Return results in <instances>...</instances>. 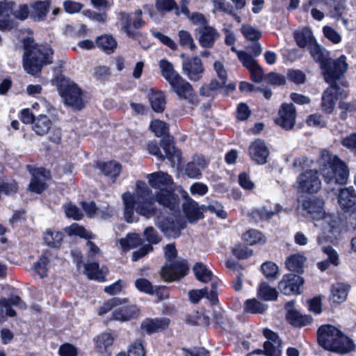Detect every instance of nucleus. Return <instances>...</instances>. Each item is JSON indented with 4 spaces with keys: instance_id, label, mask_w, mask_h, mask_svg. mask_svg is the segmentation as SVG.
Wrapping results in <instances>:
<instances>
[{
    "instance_id": "17",
    "label": "nucleus",
    "mask_w": 356,
    "mask_h": 356,
    "mask_svg": "<svg viewBox=\"0 0 356 356\" xmlns=\"http://www.w3.org/2000/svg\"><path fill=\"white\" fill-rule=\"evenodd\" d=\"M303 284V279L298 275L290 273L285 275L279 282L278 289L284 295L300 294V287Z\"/></svg>"
},
{
    "instance_id": "47",
    "label": "nucleus",
    "mask_w": 356,
    "mask_h": 356,
    "mask_svg": "<svg viewBox=\"0 0 356 356\" xmlns=\"http://www.w3.org/2000/svg\"><path fill=\"white\" fill-rule=\"evenodd\" d=\"M195 277L197 280L207 283L211 280L212 273L202 263H196L193 267Z\"/></svg>"
},
{
    "instance_id": "40",
    "label": "nucleus",
    "mask_w": 356,
    "mask_h": 356,
    "mask_svg": "<svg viewBox=\"0 0 356 356\" xmlns=\"http://www.w3.org/2000/svg\"><path fill=\"white\" fill-rule=\"evenodd\" d=\"M305 261V258L302 255L296 254L289 257L285 261V264L289 270L301 273L303 271Z\"/></svg>"
},
{
    "instance_id": "12",
    "label": "nucleus",
    "mask_w": 356,
    "mask_h": 356,
    "mask_svg": "<svg viewBox=\"0 0 356 356\" xmlns=\"http://www.w3.org/2000/svg\"><path fill=\"white\" fill-rule=\"evenodd\" d=\"M338 202L341 209L345 213H348L350 217L356 220V192L354 188L341 189L338 195Z\"/></svg>"
},
{
    "instance_id": "1",
    "label": "nucleus",
    "mask_w": 356,
    "mask_h": 356,
    "mask_svg": "<svg viewBox=\"0 0 356 356\" xmlns=\"http://www.w3.org/2000/svg\"><path fill=\"white\" fill-rule=\"evenodd\" d=\"M124 204V216L128 222L134 221V211L146 218H154L159 219L161 216V211L156 205V195L152 194L151 190L144 184H138L136 193L131 195L126 193L122 195Z\"/></svg>"
},
{
    "instance_id": "44",
    "label": "nucleus",
    "mask_w": 356,
    "mask_h": 356,
    "mask_svg": "<svg viewBox=\"0 0 356 356\" xmlns=\"http://www.w3.org/2000/svg\"><path fill=\"white\" fill-rule=\"evenodd\" d=\"M179 44L184 49H189L191 51H194L197 49V46L195 44L192 35L187 31L180 30L178 31Z\"/></svg>"
},
{
    "instance_id": "38",
    "label": "nucleus",
    "mask_w": 356,
    "mask_h": 356,
    "mask_svg": "<svg viewBox=\"0 0 356 356\" xmlns=\"http://www.w3.org/2000/svg\"><path fill=\"white\" fill-rule=\"evenodd\" d=\"M135 286L138 290L145 293L160 295V291L164 289L163 286H154L152 283L145 278H139L135 281Z\"/></svg>"
},
{
    "instance_id": "23",
    "label": "nucleus",
    "mask_w": 356,
    "mask_h": 356,
    "mask_svg": "<svg viewBox=\"0 0 356 356\" xmlns=\"http://www.w3.org/2000/svg\"><path fill=\"white\" fill-rule=\"evenodd\" d=\"M156 225L166 236L173 238L180 236L181 229L185 228V223L178 220L166 219L161 222H156Z\"/></svg>"
},
{
    "instance_id": "64",
    "label": "nucleus",
    "mask_w": 356,
    "mask_h": 356,
    "mask_svg": "<svg viewBox=\"0 0 356 356\" xmlns=\"http://www.w3.org/2000/svg\"><path fill=\"white\" fill-rule=\"evenodd\" d=\"M143 236L147 241L151 244H157L161 241L158 232L152 227H147L143 232Z\"/></svg>"
},
{
    "instance_id": "60",
    "label": "nucleus",
    "mask_w": 356,
    "mask_h": 356,
    "mask_svg": "<svg viewBox=\"0 0 356 356\" xmlns=\"http://www.w3.org/2000/svg\"><path fill=\"white\" fill-rule=\"evenodd\" d=\"M64 208L65 213L67 218L79 220H81L83 216V214L81 210L76 205L72 204V203L65 204Z\"/></svg>"
},
{
    "instance_id": "16",
    "label": "nucleus",
    "mask_w": 356,
    "mask_h": 356,
    "mask_svg": "<svg viewBox=\"0 0 356 356\" xmlns=\"http://www.w3.org/2000/svg\"><path fill=\"white\" fill-rule=\"evenodd\" d=\"M16 6L13 1H0V30H10L15 27L16 22L13 17V12Z\"/></svg>"
},
{
    "instance_id": "3",
    "label": "nucleus",
    "mask_w": 356,
    "mask_h": 356,
    "mask_svg": "<svg viewBox=\"0 0 356 356\" xmlns=\"http://www.w3.org/2000/svg\"><path fill=\"white\" fill-rule=\"evenodd\" d=\"M23 65L27 73L35 75L44 65L53 62L54 50L47 44L38 45L31 38L24 40Z\"/></svg>"
},
{
    "instance_id": "59",
    "label": "nucleus",
    "mask_w": 356,
    "mask_h": 356,
    "mask_svg": "<svg viewBox=\"0 0 356 356\" xmlns=\"http://www.w3.org/2000/svg\"><path fill=\"white\" fill-rule=\"evenodd\" d=\"M31 6L29 7L26 4H21L17 8L15 7L13 9V17L23 21L25 20L29 15L31 16Z\"/></svg>"
},
{
    "instance_id": "54",
    "label": "nucleus",
    "mask_w": 356,
    "mask_h": 356,
    "mask_svg": "<svg viewBox=\"0 0 356 356\" xmlns=\"http://www.w3.org/2000/svg\"><path fill=\"white\" fill-rule=\"evenodd\" d=\"M241 31L245 38L250 41L257 42L261 37V32L250 25H243Z\"/></svg>"
},
{
    "instance_id": "42",
    "label": "nucleus",
    "mask_w": 356,
    "mask_h": 356,
    "mask_svg": "<svg viewBox=\"0 0 356 356\" xmlns=\"http://www.w3.org/2000/svg\"><path fill=\"white\" fill-rule=\"evenodd\" d=\"M100 170L107 177H117L121 171V165L115 161H109L97 164Z\"/></svg>"
},
{
    "instance_id": "61",
    "label": "nucleus",
    "mask_w": 356,
    "mask_h": 356,
    "mask_svg": "<svg viewBox=\"0 0 356 356\" xmlns=\"http://www.w3.org/2000/svg\"><path fill=\"white\" fill-rule=\"evenodd\" d=\"M65 230L69 235H77L85 238H91L90 234L83 227L79 226L76 223H73L69 227H66Z\"/></svg>"
},
{
    "instance_id": "34",
    "label": "nucleus",
    "mask_w": 356,
    "mask_h": 356,
    "mask_svg": "<svg viewBox=\"0 0 356 356\" xmlns=\"http://www.w3.org/2000/svg\"><path fill=\"white\" fill-rule=\"evenodd\" d=\"M52 122L48 116L44 114L38 115L33 120V129L36 134L43 136L48 133Z\"/></svg>"
},
{
    "instance_id": "6",
    "label": "nucleus",
    "mask_w": 356,
    "mask_h": 356,
    "mask_svg": "<svg viewBox=\"0 0 356 356\" xmlns=\"http://www.w3.org/2000/svg\"><path fill=\"white\" fill-rule=\"evenodd\" d=\"M147 178L150 186L159 190V192L156 194L157 202L170 209H174L176 198L172 193L174 182L171 176L166 172L159 171L149 174Z\"/></svg>"
},
{
    "instance_id": "55",
    "label": "nucleus",
    "mask_w": 356,
    "mask_h": 356,
    "mask_svg": "<svg viewBox=\"0 0 356 356\" xmlns=\"http://www.w3.org/2000/svg\"><path fill=\"white\" fill-rule=\"evenodd\" d=\"M261 268L265 277L268 280L276 279L279 275L278 267L273 262L264 263Z\"/></svg>"
},
{
    "instance_id": "33",
    "label": "nucleus",
    "mask_w": 356,
    "mask_h": 356,
    "mask_svg": "<svg viewBox=\"0 0 356 356\" xmlns=\"http://www.w3.org/2000/svg\"><path fill=\"white\" fill-rule=\"evenodd\" d=\"M294 38L297 44L301 48L309 49L316 42L312 31L309 28H304L301 31L296 32Z\"/></svg>"
},
{
    "instance_id": "57",
    "label": "nucleus",
    "mask_w": 356,
    "mask_h": 356,
    "mask_svg": "<svg viewBox=\"0 0 356 356\" xmlns=\"http://www.w3.org/2000/svg\"><path fill=\"white\" fill-rule=\"evenodd\" d=\"M151 33L154 38L158 39L163 44L167 46L170 49L174 51L177 49V44L170 37L157 31L152 30L151 31Z\"/></svg>"
},
{
    "instance_id": "37",
    "label": "nucleus",
    "mask_w": 356,
    "mask_h": 356,
    "mask_svg": "<svg viewBox=\"0 0 356 356\" xmlns=\"http://www.w3.org/2000/svg\"><path fill=\"white\" fill-rule=\"evenodd\" d=\"M289 322L296 326H306L312 322V318L308 315H302L298 311H291L289 314L286 315Z\"/></svg>"
},
{
    "instance_id": "39",
    "label": "nucleus",
    "mask_w": 356,
    "mask_h": 356,
    "mask_svg": "<svg viewBox=\"0 0 356 356\" xmlns=\"http://www.w3.org/2000/svg\"><path fill=\"white\" fill-rule=\"evenodd\" d=\"M308 49L312 57L314 60L320 63L321 67L330 58L329 52L316 42Z\"/></svg>"
},
{
    "instance_id": "9",
    "label": "nucleus",
    "mask_w": 356,
    "mask_h": 356,
    "mask_svg": "<svg viewBox=\"0 0 356 356\" xmlns=\"http://www.w3.org/2000/svg\"><path fill=\"white\" fill-rule=\"evenodd\" d=\"M323 71L325 81L330 85L337 84V81L340 80L348 69L346 57L341 56L336 60L330 58L321 67Z\"/></svg>"
},
{
    "instance_id": "2",
    "label": "nucleus",
    "mask_w": 356,
    "mask_h": 356,
    "mask_svg": "<svg viewBox=\"0 0 356 356\" xmlns=\"http://www.w3.org/2000/svg\"><path fill=\"white\" fill-rule=\"evenodd\" d=\"M303 209L315 220L322 219V232L317 237L318 245L324 243H334L339 234L338 222L334 216L326 215L324 209V202L320 198H307L302 204Z\"/></svg>"
},
{
    "instance_id": "53",
    "label": "nucleus",
    "mask_w": 356,
    "mask_h": 356,
    "mask_svg": "<svg viewBox=\"0 0 356 356\" xmlns=\"http://www.w3.org/2000/svg\"><path fill=\"white\" fill-rule=\"evenodd\" d=\"M150 128L157 137L163 138L169 136L168 127L165 122L159 120H153L150 124Z\"/></svg>"
},
{
    "instance_id": "56",
    "label": "nucleus",
    "mask_w": 356,
    "mask_h": 356,
    "mask_svg": "<svg viewBox=\"0 0 356 356\" xmlns=\"http://www.w3.org/2000/svg\"><path fill=\"white\" fill-rule=\"evenodd\" d=\"M238 59L241 61L243 66L248 70L255 67L258 63L249 53L242 51H236Z\"/></svg>"
},
{
    "instance_id": "15",
    "label": "nucleus",
    "mask_w": 356,
    "mask_h": 356,
    "mask_svg": "<svg viewBox=\"0 0 356 356\" xmlns=\"http://www.w3.org/2000/svg\"><path fill=\"white\" fill-rule=\"evenodd\" d=\"M296 108L293 104H282L278 112L275 123L288 131L293 128L296 123Z\"/></svg>"
},
{
    "instance_id": "63",
    "label": "nucleus",
    "mask_w": 356,
    "mask_h": 356,
    "mask_svg": "<svg viewBox=\"0 0 356 356\" xmlns=\"http://www.w3.org/2000/svg\"><path fill=\"white\" fill-rule=\"evenodd\" d=\"M202 209L214 213L221 218H225L227 217V213L223 210L222 206L216 201H212L208 205H204Z\"/></svg>"
},
{
    "instance_id": "11",
    "label": "nucleus",
    "mask_w": 356,
    "mask_h": 356,
    "mask_svg": "<svg viewBox=\"0 0 356 356\" xmlns=\"http://www.w3.org/2000/svg\"><path fill=\"white\" fill-rule=\"evenodd\" d=\"M298 190L302 193H316L321 186L318 171L306 170L299 175L297 179Z\"/></svg>"
},
{
    "instance_id": "58",
    "label": "nucleus",
    "mask_w": 356,
    "mask_h": 356,
    "mask_svg": "<svg viewBox=\"0 0 356 356\" xmlns=\"http://www.w3.org/2000/svg\"><path fill=\"white\" fill-rule=\"evenodd\" d=\"M143 342V339H138L132 343L128 350V356H145V351Z\"/></svg>"
},
{
    "instance_id": "46",
    "label": "nucleus",
    "mask_w": 356,
    "mask_h": 356,
    "mask_svg": "<svg viewBox=\"0 0 356 356\" xmlns=\"http://www.w3.org/2000/svg\"><path fill=\"white\" fill-rule=\"evenodd\" d=\"M63 237L62 232L47 230L44 234V241L50 248H58L60 245Z\"/></svg>"
},
{
    "instance_id": "48",
    "label": "nucleus",
    "mask_w": 356,
    "mask_h": 356,
    "mask_svg": "<svg viewBox=\"0 0 356 356\" xmlns=\"http://www.w3.org/2000/svg\"><path fill=\"white\" fill-rule=\"evenodd\" d=\"M267 308L266 305L260 302L255 298L249 299L246 300L245 303V311L251 314H262Z\"/></svg>"
},
{
    "instance_id": "51",
    "label": "nucleus",
    "mask_w": 356,
    "mask_h": 356,
    "mask_svg": "<svg viewBox=\"0 0 356 356\" xmlns=\"http://www.w3.org/2000/svg\"><path fill=\"white\" fill-rule=\"evenodd\" d=\"M259 295L264 300H275L277 296V292L275 288L270 287L266 283H261L259 289Z\"/></svg>"
},
{
    "instance_id": "32",
    "label": "nucleus",
    "mask_w": 356,
    "mask_h": 356,
    "mask_svg": "<svg viewBox=\"0 0 356 356\" xmlns=\"http://www.w3.org/2000/svg\"><path fill=\"white\" fill-rule=\"evenodd\" d=\"M159 67L162 76L169 83L170 85L182 77L175 71L172 63L168 61L167 60L163 59L160 60Z\"/></svg>"
},
{
    "instance_id": "36",
    "label": "nucleus",
    "mask_w": 356,
    "mask_h": 356,
    "mask_svg": "<svg viewBox=\"0 0 356 356\" xmlns=\"http://www.w3.org/2000/svg\"><path fill=\"white\" fill-rule=\"evenodd\" d=\"M97 45L105 53L110 54L117 48V42L111 35L99 36L96 40Z\"/></svg>"
},
{
    "instance_id": "13",
    "label": "nucleus",
    "mask_w": 356,
    "mask_h": 356,
    "mask_svg": "<svg viewBox=\"0 0 356 356\" xmlns=\"http://www.w3.org/2000/svg\"><path fill=\"white\" fill-rule=\"evenodd\" d=\"M120 22L124 32L130 38H134L137 33L135 30L140 29L145 24L141 18L142 10L138 9L134 13V18L126 13H120Z\"/></svg>"
},
{
    "instance_id": "41",
    "label": "nucleus",
    "mask_w": 356,
    "mask_h": 356,
    "mask_svg": "<svg viewBox=\"0 0 356 356\" xmlns=\"http://www.w3.org/2000/svg\"><path fill=\"white\" fill-rule=\"evenodd\" d=\"M136 314L134 306H124L115 309L113 313V318L119 321H128Z\"/></svg>"
},
{
    "instance_id": "5",
    "label": "nucleus",
    "mask_w": 356,
    "mask_h": 356,
    "mask_svg": "<svg viewBox=\"0 0 356 356\" xmlns=\"http://www.w3.org/2000/svg\"><path fill=\"white\" fill-rule=\"evenodd\" d=\"M321 160L324 163L322 175L327 185L344 184L348 180L349 170L346 164L337 155L329 151H321Z\"/></svg>"
},
{
    "instance_id": "10",
    "label": "nucleus",
    "mask_w": 356,
    "mask_h": 356,
    "mask_svg": "<svg viewBox=\"0 0 356 356\" xmlns=\"http://www.w3.org/2000/svg\"><path fill=\"white\" fill-rule=\"evenodd\" d=\"M182 59L183 73L191 81H197L202 77L204 69L198 56H189L184 53L180 55Z\"/></svg>"
},
{
    "instance_id": "62",
    "label": "nucleus",
    "mask_w": 356,
    "mask_h": 356,
    "mask_svg": "<svg viewBox=\"0 0 356 356\" xmlns=\"http://www.w3.org/2000/svg\"><path fill=\"white\" fill-rule=\"evenodd\" d=\"M243 238L248 245H254L262 240V234L256 229H250L243 234Z\"/></svg>"
},
{
    "instance_id": "50",
    "label": "nucleus",
    "mask_w": 356,
    "mask_h": 356,
    "mask_svg": "<svg viewBox=\"0 0 356 356\" xmlns=\"http://www.w3.org/2000/svg\"><path fill=\"white\" fill-rule=\"evenodd\" d=\"M156 7L161 13L170 12L173 9L175 10L176 14L179 15L178 6L174 0H156Z\"/></svg>"
},
{
    "instance_id": "24",
    "label": "nucleus",
    "mask_w": 356,
    "mask_h": 356,
    "mask_svg": "<svg viewBox=\"0 0 356 356\" xmlns=\"http://www.w3.org/2000/svg\"><path fill=\"white\" fill-rule=\"evenodd\" d=\"M170 321L167 318H146L142 322L140 329L148 334H152L166 329Z\"/></svg>"
},
{
    "instance_id": "18",
    "label": "nucleus",
    "mask_w": 356,
    "mask_h": 356,
    "mask_svg": "<svg viewBox=\"0 0 356 356\" xmlns=\"http://www.w3.org/2000/svg\"><path fill=\"white\" fill-rule=\"evenodd\" d=\"M263 332L267 339L264 343L265 355L267 356H280L282 353V342L278 335L268 329L264 330Z\"/></svg>"
},
{
    "instance_id": "31",
    "label": "nucleus",
    "mask_w": 356,
    "mask_h": 356,
    "mask_svg": "<svg viewBox=\"0 0 356 356\" xmlns=\"http://www.w3.org/2000/svg\"><path fill=\"white\" fill-rule=\"evenodd\" d=\"M183 210L191 222H195L203 217L198 204L191 198L186 200L183 204Z\"/></svg>"
},
{
    "instance_id": "49",
    "label": "nucleus",
    "mask_w": 356,
    "mask_h": 356,
    "mask_svg": "<svg viewBox=\"0 0 356 356\" xmlns=\"http://www.w3.org/2000/svg\"><path fill=\"white\" fill-rule=\"evenodd\" d=\"M282 207L279 204L275 206V210H268L266 207L261 209L254 210L252 212L253 218H259L261 220H268L273 217V216L280 212Z\"/></svg>"
},
{
    "instance_id": "26",
    "label": "nucleus",
    "mask_w": 356,
    "mask_h": 356,
    "mask_svg": "<svg viewBox=\"0 0 356 356\" xmlns=\"http://www.w3.org/2000/svg\"><path fill=\"white\" fill-rule=\"evenodd\" d=\"M331 243H324L322 245V250L327 255L328 259L317 263V266L321 271H325L328 269L330 264H332L335 266L339 265V255L330 245Z\"/></svg>"
},
{
    "instance_id": "8",
    "label": "nucleus",
    "mask_w": 356,
    "mask_h": 356,
    "mask_svg": "<svg viewBox=\"0 0 356 356\" xmlns=\"http://www.w3.org/2000/svg\"><path fill=\"white\" fill-rule=\"evenodd\" d=\"M59 92L65 104L78 110L83 108L81 90L74 82L69 79H63L59 86Z\"/></svg>"
},
{
    "instance_id": "30",
    "label": "nucleus",
    "mask_w": 356,
    "mask_h": 356,
    "mask_svg": "<svg viewBox=\"0 0 356 356\" xmlns=\"http://www.w3.org/2000/svg\"><path fill=\"white\" fill-rule=\"evenodd\" d=\"M161 146L165 151L166 157L170 160L171 162L175 163L176 161H179L181 152L174 146L171 136H167V137H163L161 140Z\"/></svg>"
},
{
    "instance_id": "45",
    "label": "nucleus",
    "mask_w": 356,
    "mask_h": 356,
    "mask_svg": "<svg viewBox=\"0 0 356 356\" xmlns=\"http://www.w3.org/2000/svg\"><path fill=\"white\" fill-rule=\"evenodd\" d=\"M119 242L124 250H129L141 245L143 239L138 234L129 233L126 238H121Z\"/></svg>"
},
{
    "instance_id": "19",
    "label": "nucleus",
    "mask_w": 356,
    "mask_h": 356,
    "mask_svg": "<svg viewBox=\"0 0 356 356\" xmlns=\"http://www.w3.org/2000/svg\"><path fill=\"white\" fill-rule=\"evenodd\" d=\"M197 38L202 47L211 48L219 37L218 31L209 25L197 27L195 30Z\"/></svg>"
},
{
    "instance_id": "35",
    "label": "nucleus",
    "mask_w": 356,
    "mask_h": 356,
    "mask_svg": "<svg viewBox=\"0 0 356 356\" xmlns=\"http://www.w3.org/2000/svg\"><path fill=\"white\" fill-rule=\"evenodd\" d=\"M149 101L153 111L162 113L166 104L165 96L161 91L151 90L149 94Z\"/></svg>"
},
{
    "instance_id": "27",
    "label": "nucleus",
    "mask_w": 356,
    "mask_h": 356,
    "mask_svg": "<svg viewBox=\"0 0 356 356\" xmlns=\"http://www.w3.org/2000/svg\"><path fill=\"white\" fill-rule=\"evenodd\" d=\"M114 338L109 333H102L96 339V350L102 356H111Z\"/></svg>"
},
{
    "instance_id": "43",
    "label": "nucleus",
    "mask_w": 356,
    "mask_h": 356,
    "mask_svg": "<svg viewBox=\"0 0 356 356\" xmlns=\"http://www.w3.org/2000/svg\"><path fill=\"white\" fill-rule=\"evenodd\" d=\"M84 270L89 279L98 281H102L106 273L103 269L99 268V264L96 262L85 264Z\"/></svg>"
},
{
    "instance_id": "14",
    "label": "nucleus",
    "mask_w": 356,
    "mask_h": 356,
    "mask_svg": "<svg viewBox=\"0 0 356 356\" xmlns=\"http://www.w3.org/2000/svg\"><path fill=\"white\" fill-rule=\"evenodd\" d=\"M172 90L181 99L186 100L192 106L198 104V100L190 83L182 77L170 85Z\"/></svg>"
},
{
    "instance_id": "25",
    "label": "nucleus",
    "mask_w": 356,
    "mask_h": 356,
    "mask_svg": "<svg viewBox=\"0 0 356 356\" xmlns=\"http://www.w3.org/2000/svg\"><path fill=\"white\" fill-rule=\"evenodd\" d=\"M207 165V163L203 156L195 155L192 161L187 164L185 172L191 178H198Z\"/></svg>"
},
{
    "instance_id": "52",
    "label": "nucleus",
    "mask_w": 356,
    "mask_h": 356,
    "mask_svg": "<svg viewBox=\"0 0 356 356\" xmlns=\"http://www.w3.org/2000/svg\"><path fill=\"white\" fill-rule=\"evenodd\" d=\"M16 312L10 307V302L6 298H0V321H4L6 316L14 317Z\"/></svg>"
},
{
    "instance_id": "7",
    "label": "nucleus",
    "mask_w": 356,
    "mask_h": 356,
    "mask_svg": "<svg viewBox=\"0 0 356 356\" xmlns=\"http://www.w3.org/2000/svg\"><path fill=\"white\" fill-rule=\"evenodd\" d=\"M177 251L173 243L165 247V257L169 264H166L161 270V277L166 282L176 281L184 277L188 271V266L184 260H173L177 257Z\"/></svg>"
},
{
    "instance_id": "20",
    "label": "nucleus",
    "mask_w": 356,
    "mask_h": 356,
    "mask_svg": "<svg viewBox=\"0 0 356 356\" xmlns=\"http://www.w3.org/2000/svg\"><path fill=\"white\" fill-rule=\"evenodd\" d=\"M32 178L29 185V189L38 194L42 193L47 188L46 179L49 176V172L44 168L35 169L31 172Z\"/></svg>"
},
{
    "instance_id": "28",
    "label": "nucleus",
    "mask_w": 356,
    "mask_h": 356,
    "mask_svg": "<svg viewBox=\"0 0 356 356\" xmlns=\"http://www.w3.org/2000/svg\"><path fill=\"white\" fill-rule=\"evenodd\" d=\"M350 288V285L345 283L337 282L332 284L331 286V301L335 304L344 302L346 300Z\"/></svg>"
},
{
    "instance_id": "4",
    "label": "nucleus",
    "mask_w": 356,
    "mask_h": 356,
    "mask_svg": "<svg viewBox=\"0 0 356 356\" xmlns=\"http://www.w3.org/2000/svg\"><path fill=\"white\" fill-rule=\"evenodd\" d=\"M318 342L323 348L341 354L350 352L353 341L339 329L331 325L321 326L317 332Z\"/></svg>"
},
{
    "instance_id": "29",
    "label": "nucleus",
    "mask_w": 356,
    "mask_h": 356,
    "mask_svg": "<svg viewBox=\"0 0 356 356\" xmlns=\"http://www.w3.org/2000/svg\"><path fill=\"white\" fill-rule=\"evenodd\" d=\"M51 6L50 0L37 1L31 4V17L35 21L43 20Z\"/></svg>"
},
{
    "instance_id": "22",
    "label": "nucleus",
    "mask_w": 356,
    "mask_h": 356,
    "mask_svg": "<svg viewBox=\"0 0 356 356\" xmlns=\"http://www.w3.org/2000/svg\"><path fill=\"white\" fill-rule=\"evenodd\" d=\"M250 156L258 164L267 163V158L269 156V150L265 143L257 139L254 140L249 148Z\"/></svg>"
},
{
    "instance_id": "21",
    "label": "nucleus",
    "mask_w": 356,
    "mask_h": 356,
    "mask_svg": "<svg viewBox=\"0 0 356 356\" xmlns=\"http://www.w3.org/2000/svg\"><path fill=\"white\" fill-rule=\"evenodd\" d=\"M338 84L330 85L322 95L321 107L324 112L330 113L333 111L336 102L341 92Z\"/></svg>"
}]
</instances>
